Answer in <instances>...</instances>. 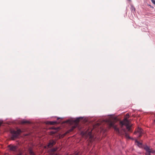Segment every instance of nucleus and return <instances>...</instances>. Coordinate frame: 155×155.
<instances>
[{"instance_id":"obj_1","label":"nucleus","mask_w":155,"mask_h":155,"mask_svg":"<svg viewBox=\"0 0 155 155\" xmlns=\"http://www.w3.org/2000/svg\"><path fill=\"white\" fill-rule=\"evenodd\" d=\"M120 123L121 125L120 127L121 128V130H123L124 132H125L126 130L125 128H123V126L130 125L129 121L127 119V118H124L123 120L120 121Z\"/></svg>"},{"instance_id":"obj_2","label":"nucleus","mask_w":155,"mask_h":155,"mask_svg":"<svg viewBox=\"0 0 155 155\" xmlns=\"http://www.w3.org/2000/svg\"><path fill=\"white\" fill-rule=\"evenodd\" d=\"M21 133V131L20 129L17 130V131L12 130L11 133L12 134V136L11 137V139L13 140H14L15 138L18 137Z\"/></svg>"},{"instance_id":"obj_3","label":"nucleus","mask_w":155,"mask_h":155,"mask_svg":"<svg viewBox=\"0 0 155 155\" xmlns=\"http://www.w3.org/2000/svg\"><path fill=\"white\" fill-rule=\"evenodd\" d=\"M79 121V118H77L76 119L73 121L74 123L75 124L74 125L71 127V128L69 130V132H71L78 125V123Z\"/></svg>"},{"instance_id":"obj_4","label":"nucleus","mask_w":155,"mask_h":155,"mask_svg":"<svg viewBox=\"0 0 155 155\" xmlns=\"http://www.w3.org/2000/svg\"><path fill=\"white\" fill-rule=\"evenodd\" d=\"M143 130L140 128L138 127L137 129L134 132V134H136L137 133L139 134V135L138 136V137H140L142 136V134L143 133Z\"/></svg>"},{"instance_id":"obj_5","label":"nucleus","mask_w":155,"mask_h":155,"mask_svg":"<svg viewBox=\"0 0 155 155\" xmlns=\"http://www.w3.org/2000/svg\"><path fill=\"white\" fill-rule=\"evenodd\" d=\"M144 149L146 151H148L150 152H151L153 154L155 153V150H153L152 148H150V147L148 146H146L144 147Z\"/></svg>"},{"instance_id":"obj_6","label":"nucleus","mask_w":155,"mask_h":155,"mask_svg":"<svg viewBox=\"0 0 155 155\" xmlns=\"http://www.w3.org/2000/svg\"><path fill=\"white\" fill-rule=\"evenodd\" d=\"M114 130L116 131V132L117 133V134L119 135H124V133H122L120 131L119 129L117 127V126L115 125L114 126Z\"/></svg>"},{"instance_id":"obj_7","label":"nucleus","mask_w":155,"mask_h":155,"mask_svg":"<svg viewBox=\"0 0 155 155\" xmlns=\"http://www.w3.org/2000/svg\"><path fill=\"white\" fill-rule=\"evenodd\" d=\"M8 147L9 148L10 150L15 151L17 149V147L16 146H14L12 145H9L8 146Z\"/></svg>"},{"instance_id":"obj_8","label":"nucleus","mask_w":155,"mask_h":155,"mask_svg":"<svg viewBox=\"0 0 155 155\" xmlns=\"http://www.w3.org/2000/svg\"><path fill=\"white\" fill-rule=\"evenodd\" d=\"M56 143L55 141L51 140L50 141L48 144V147H51L54 145Z\"/></svg>"},{"instance_id":"obj_9","label":"nucleus","mask_w":155,"mask_h":155,"mask_svg":"<svg viewBox=\"0 0 155 155\" xmlns=\"http://www.w3.org/2000/svg\"><path fill=\"white\" fill-rule=\"evenodd\" d=\"M20 123L22 124H30V122L29 121L27 120H23L21 121Z\"/></svg>"},{"instance_id":"obj_10","label":"nucleus","mask_w":155,"mask_h":155,"mask_svg":"<svg viewBox=\"0 0 155 155\" xmlns=\"http://www.w3.org/2000/svg\"><path fill=\"white\" fill-rule=\"evenodd\" d=\"M58 149V148L57 147H55V148H54L50 150L49 151V152L50 153V154L51 155H52L53 154L52 153L53 152H55Z\"/></svg>"},{"instance_id":"obj_11","label":"nucleus","mask_w":155,"mask_h":155,"mask_svg":"<svg viewBox=\"0 0 155 155\" xmlns=\"http://www.w3.org/2000/svg\"><path fill=\"white\" fill-rule=\"evenodd\" d=\"M57 123H58L56 121H49L47 123V124H49L50 125H54Z\"/></svg>"},{"instance_id":"obj_12","label":"nucleus","mask_w":155,"mask_h":155,"mask_svg":"<svg viewBox=\"0 0 155 155\" xmlns=\"http://www.w3.org/2000/svg\"><path fill=\"white\" fill-rule=\"evenodd\" d=\"M29 153L30 155H35L31 148L29 149Z\"/></svg>"},{"instance_id":"obj_13","label":"nucleus","mask_w":155,"mask_h":155,"mask_svg":"<svg viewBox=\"0 0 155 155\" xmlns=\"http://www.w3.org/2000/svg\"><path fill=\"white\" fill-rule=\"evenodd\" d=\"M114 124L115 123L114 121L110 122L109 124V126L110 127H114V126H115L114 125Z\"/></svg>"},{"instance_id":"obj_14","label":"nucleus","mask_w":155,"mask_h":155,"mask_svg":"<svg viewBox=\"0 0 155 155\" xmlns=\"http://www.w3.org/2000/svg\"><path fill=\"white\" fill-rule=\"evenodd\" d=\"M125 126L126 127V128L127 129L128 131L131 132H132L131 130L130 126V125H128L127 126Z\"/></svg>"},{"instance_id":"obj_15","label":"nucleus","mask_w":155,"mask_h":155,"mask_svg":"<svg viewBox=\"0 0 155 155\" xmlns=\"http://www.w3.org/2000/svg\"><path fill=\"white\" fill-rule=\"evenodd\" d=\"M135 143H137V145L138 146H141L142 145V143H140L138 141H137V140L135 141Z\"/></svg>"},{"instance_id":"obj_16","label":"nucleus","mask_w":155,"mask_h":155,"mask_svg":"<svg viewBox=\"0 0 155 155\" xmlns=\"http://www.w3.org/2000/svg\"><path fill=\"white\" fill-rule=\"evenodd\" d=\"M125 133V137L127 138L130 139V137L128 135V134L126 132V131L125 132H124Z\"/></svg>"},{"instance_id":"obj_17","label":"nucleus","mask_w":155,"mask_h":155,"mask_svg":"<svg viewBox=\"0 0 155 155\" xmlns=\"http://www.w3.org/2000/svg\"><path fill=\"white\" fill-rule=\"evenodd\" d=\"M129 117V114L128 113L127 114L125 115V118H127V119H128Z\"/></svg>"},{"instance_id":"obj_18","label":"nucleus","mask_w":155,"mask_h":155,"mask_svg":"<svg viewBox=\"0 0 155 155\" xmlns=\"http://www.w3.org/2000/svg\"><path fill=\"white\" fill-rule=\"evenodd\" d=\"M88 135L89 136V137L90 138H91V131H90V132H89L88 134Z\"/></svg>"},{"instance_id":"obj_19","label":"nucleus","mask_w":155,"mask_h":155,"mask_svg":"<svg viewBox=\"0 0 155 155\" xmlns=\"http://www.w3.org/2000/svg\"><path fill=\"white\" fill-rule=\"evenodd\" d=\"M147 153H145V155H151L150 153H151V152H150L148 151H147Z\"/></svg>"},{"instance_id":"obj_20","label":"nucleus","mask_w":155,"mask_h":155,"mask_svg":"<svg viewBox=\"0 0 155 155\" xmlns=\"http://www.w3.org/2000/svg\"><path fill=\"white\" fill-rule=\"evenodd\" d=\"M56 133V132L51 131L50 132V134H55Z\"/></svg>"},{"instance_id":"obj_21","label":"nucleus","mask_w":155,"mask_h":155,"mask_svg":"<svg viewBox=\"0 0 155 155\" xmlns=\"http://www.w3.org/2000/svg\"><path fill=\"white\" fill-rule=\"evenodd\" d=\"M151 1L152 3L155 5V0H151Z\"/></svg>"},{"instance_id":"obj_22","label":"nucleus","mask_w":155,"mask_h":155,"mask_svg":"<svg viewBox=\"0 0 155 155\" xmlns=\"http://www.w3.org/2000/svg\"><path fill=\"white\" fill-rule=\"evenodd\" d=\"M51 129H57V128H52Z\"/></svg>"},{"instance_id":"obj_23","label":"nucleus","mask_w":155,"mask_h":155,"mask_svg":"<svg viewBox=\"0 0 155 155\" xmlns=\"http://www.w3.org/2000/svg\"><path fill=\"white\" fill-rule=\"evenodd\" d=\"M70 120H67V121H66V122H70Z\"/></svg>"},{"instance_id":"obj_24","label":"nucleus","mask_w":155,"mask_h":155,"mask_svg":"<svg viewBox=\"0 0 155 155\" xmlns=\"http://www.w3.org/2000/svg\"><path fill=\"white\" fill-rule=\"evenodd\" d=\"M58 155L57 154H52V155Z\"/></svg>"},{"instance_id":"obj_25","label":"nucleus","mask_w":155,"mask_h":155,"mask_svg":"<svg viewBox=\"0 0 155 155\" xmlns=\"http://www.w3.org/2000/svg\"><path fill=\"white\" fill-rule=\"evenodd\" d=\"M60 119V118H59V117H58V118H57V120H58V119Z\"/></svg>"},{"instance_id":"obj_26","label":"nucleus","mask_w":155,"mask_h":155,"mask_svg":"<svg viewBox=\"0 0 155 155\" xmlns=\"http://www.w3.org/2000/svg\"><path fill=\"white\" fill-rule=\"evenodd\" d=\"M133 8L134 9V11H135V8Z\"/></svg>"},{"instance_id":"obj_27","label":"nucleus","mask_w":155,"mask_h":155,"mask_svg":"<svg viewBox=\"0 0 155 155\" xmlns=\"http://www.w3.org/2000/svg\"><path fill=\"white\" fill-rule=\"evenodd\" d=\"M17 155H21V154H18Z\"/></svg>"},{"instance_id":"obj_28","label":"nucleus","mask_w":155,"mask_h":155,"mask_svg":"<svg viewBox=\"0 0 155 155\" xmlns=\"http://www.w3.org/2000/svg\"><path fill=\"white\" fill-rule=\"evenodd\" d=\"M75 155H78V154H77Z\"/></svg>"}]
</instances>
